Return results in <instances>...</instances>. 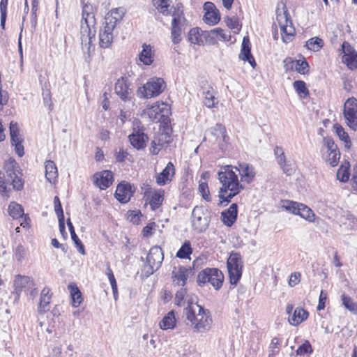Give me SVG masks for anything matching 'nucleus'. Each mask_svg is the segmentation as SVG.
I'll return each mask as SVG.
<instances>
[{
    "mask_svg": "<svg viewBox=\"0 0 357 357\" xmlns=\"http://www.w3.org/2000/svg\"><path fill=\"white\" fill-rule=\"evenodd\" d=\"M237 172L241 174V180L247 183L251 182L255 176L254 168L247 163L240 164L239 168L231 165L222 167L218 173V178L222 184L219 192L220 201H230L243 188L238 182Z\"/></svg>",
    "mask_w": 357,
    "mask_h": 357,
    "instance_id": "nucleus-1",
    "label": "nucleus"
},
{
    "mask_svg": "<svg viewBox=\"0 0 357 357\" xmlns=\"http://www.w3.org/2000/svg\"><path fill=\"white\" fill-rule=\"evenodd\" d=\"M96 24L93 6L90 3H85L82 8V19L80 28V39L82 50L85 61L89 63L91 61L92 54L95 50L93 44L95 40Z\"/></svg>",
    "mask_w": 357,
    "mask_h": 357,
    "instance_id": "nucleus-2",
    "label": "nucleus"
},
{
    "mask_svg": "<svg viewBox=\"0 0 357 357\" xmlns=\"http://www.w3.org/2000/svg\"><path fill=\"white\" fill-rule=\"evenodd\" d=\"M188 305L184 308L185 323L195 333H206L211 328L213 319L208 310L194 303L192 299L187 300Z\"/></svg>",
    "mask_w": 357,
    "mask_h": 357,
    "instance_id": "nucleus-3",
    "label": "nucleus"
},
{
    "mask_svg": "<svg viewBox=\"0 0 357 357\" xmlns=\"http://www.w3.org/2000/svg\"><path fill=\"white\" fill-rule=\"evenodd\" d=\"M276 15L277 22L280 27L282 40L286 43H289L294 36L295 29L290 18L289 11L284 4L282 6L281 10L280 8H278Z\"/></svg>",
    "mask_w": 357,
    "mask_h": 357,
    "instance_id": "nucleus-4",
    "label": "nucleus"
},
{
    "mask_svg": "<svg viewBox=\"0 0 357 357\" xmlns=\"http://www.w3.org/2000/svg\"><path fill=\"white\" fill-rule=\"evenodd\" d=\"M224 281V275L221 271L216 268H206L200 271L197 275V283L202 287L209 283L215 289H220Z\"/></svg>",
    "mask_w": 357,
    "mask_h": 357,
    "instance_id": "nucleus-5",
    "label": "nucleus"
},
{
    "mask_svg": "<svg viewBox=\"0 0 357 357\" xmlns=\"http://www.w3.org/2000/svg\"><path fill=\"white\" fill-rule=\"evenodd\" d=\"M166 84L160 77L151 78L144 86L138 89V93L143 98H151L160 95L165 90Z\"/></svg>",
    "mask_w": 357,
    "mask_h": 357,
    "instance_id": "nucleus-6",
    "label": "nucleus"
},
{
    "mask_svg": "<svg viewBox=\"0 0 357 357\" xmlns=\"http://www.w3.org/2000/svg\"><path fill=\"white\" fill-rule=\"evenodd\" d=\"M227 264L230 282L236 284L242 275L243 262L240 254L231 253Z\"/></svg>",
    "mask_w": 357,
    "mask_h": 357,
    "instance_id": "nucleus-7",
    "label": "nucleus"
},
{
    "mask_svg": "<svg viewBox=\"0 0 357 357\" xmlns=\"http://www.w3.org/2000/svg\"><path fill=\"white\" fill-rule=\"evenodd\" d=\"M343 114L347 124L356 130L357 128V99L356 98L351 97L346 100Z\"/></svg>",
    "mask_w": 357,
    "mask_h": 357,
    "instance_id": "nucleus-8",
    "label": "nucleus"
},
{
    "mask_svg": "<svg viewBox=\"0 0 357 357\" xmlns=\"http://www.w3.org/2000/svg\"><path fill=\"white\" fill-rule=\"evenodd\" d=\"M287 205H282L281 207L285 211L300 215L301 218L312 222L314 220V214L312 209L306 205L300 202H287Z\"/></svg>",
    "mask_w": 357,
    "mask_h": 357,
    "instance_id": "nucleus-9",
    "label": "nucleus"
},
{
    "mask_svg": "<svg viewBox=\"0 0 357 357\" xmlns=\"http://www.w3.org/2000/svg\"><path fill=\"white\" fill-rule=\"evenodd\" d=\"M164 259L163 252L159 246L152 247L147 255L146 262L149 266V274H153L160 266Z\"/></svg>",
    "mask_w": 357,
    "mask_h": 357,
    "instance_id": "nucleus-10",
    "label": "nucleus"
},
{
    "mask_svg": "<svg viewBox=\"0 0 357 357\" xmlns=\"http://www.w3.org/2000/svg\"><path fill=\"white\" fill-rule=\"evenodd\" d=\"M128 79L123 77L115 83V93L122 101H130L132 98V91Z\"/></svg>",
    "mask_w": 357,
    "mask_h": 357,
    "instance_id": "nucleus-11",
    "label": "nucleus"
},
{
    "mask_svg": "<svg viewBox=\"0 0 357 357\" xmlns=\"http://www.w3.org/2000/svg\"><path fill=\"white\" fill-rule=\"evenodd\" d=\"M192 273L190 268L183 266L174 267L172 272V282L174 286L184 287L189 275Z\"/></svg>",
    "mask_w": 357,
    "mask_h": 357,
    "instance_id": "nucleus-12",
    "label": "nucleus"
},
{
    "mask_svg": "<svg viewBox=\"0 0 357 357\" xmlns=\"http://www.w3.org/2000/svg\"><path fill=\"white\" fill-rule=\"evenodd\" d=\"M135 192V186L126 181H121L116 187L115 197L118 201H130Z\"/></svg>",
    "mask_w": 357,
    "mask_h": 357,
    "instance_id": "nucleus-13",
    "label": "nucleus"
},
{
    "mask_svg": "<svg viewBox=\"0 0 357 357\" xmlns=\"http://www.w3.org/2000/svg\"><path fill=\"white\" fill-rule=\"evenodd\" d=\"M93 183L101 190L107 188L114 181L113 173L109 170H104L96 173L93 176Z\"/></svg>",
    "mask_w": 357,
    "mask_h": 357,
    "instance_id": "nucleus-14",
    "label": "nucleus"
},
{
    "mask_svg": "<svg viewBox=\"0 0 357 357\" xmlns=\"http://www.w3.org/2000/svg\"><path fill=\"white\" fill-rule=\"evenodd\" d=\"M116 28L104 23L99 33V45L102 48H108L112 45Z\"/></svg>",
    "mask_w": 357,
    "mask_h": 357,
    "instance_id": "nucleus-15",
    "label": "nucleus"
},
{
    "mask_svg": "<svg viewBox=\"0 0 357 357\" xmlns=\"http://www.w3.org/2000/svg\"><path fill=\"white\" fill-rule=\"evenodd\" d=\"M206 31L198 27L190 29L188 33L189 41L198 45L208 44V33Z\"/></svg>",
    "mask_w": 357,
    "mask_h": 357,
    "instance_id": "nucleus-16",
    "label": "nucleus"
},
{
    "mask_svg": "<svg viewBox=\"0 0 357 357\" xmlns=\"http://www.w3.org/2000/svg\"><path fill=\"white\" fill-rule=\"evenodd\" d=\"M182 15L178 13L173 14V19L172 22V29H171V36L172 40L174 44H178L181 41V21H182Z\"/></svg>",
    "mask_w": 357,
    "mask_h": 357,
    "instance_id": "nucleus-17",
    "label": "nucleus"
},
{
    "mask_svg": "<svg viewBox=\"0 0 357 357\" xmlns=\"http://www.w3.org/2000/svg\"><path fill=\"white\" fill-rule=\"evenodd\" d=\"M125 13L126 10L122 7L114 8L105 15V22L106 24L116 28L117 24L121 22Z\"/></svg>",
    "mask_w": 357,
    "mask_h": 357,
    "instance_id": "nucleus-18",
    "label": "nucleus"
},
{
    "mask_svg": "<svg viewBox=\"0 0 357 357\" xmlns=\"http://www.w3.org/2000/svg\"><path fill=\"white\" fill-rule=\"evenodd\" d=\"M206 32L208 33L209 45L215 44L217 39L220 40H229L230 38L229 32L221 28H215L211 31H207Z\"/></svg>",
    "mask_w": 357,
    "mask_h": 357,
    "instance_id": "nucleus-19",
    "label": "nucleus"
},
{
    "mask_svg": "<svg viewBox=\"0 0 357 357\" xmlns=\"http://www.w3.org/2000/svg\"><path fill=\"white\" fill-rule=\"evenodd\" d=\"M174 167L172 162H169L162 172L156 176V182L160 185H163L171 181L174 174Z\"/></svg>",
    "mask_w": 357,
    "mask_h": 357,
    "instance_id": "nucleus-20",
    "label": "nucleus"
},
{
    "mask_svg": "<svg viewBox=\"0 0 357 357\" xmlns=\"http://www.w3.org/2000/svg\"><path fill=\"white\" fill-rule=\"evenodd\" d=\"M239 58L243 61H248L253 68L256 66L255 59L251 54L250 41L248 38H243Z\"/></svg>",
    "mask_w": 357,
    "mask_h": 357,
    "instance_id": "nucleus-21",
    "label": "nucleus"
},
{
    "mask_svg": "<svg viewBox=\"0 0 357 357\" xmlns=\"http://www.w3.org/2000/svg\"><path fill=\"white\" fill-rule=\"evenodd\" d=\"M129 140L134 148L139 150L146 146V142L148 140V137L143 132L138 130L135 133L133 132L129 135Z\"/></svg>",
    "mask_w": 357,
    "mask_h": 357,
    "instance_id": "nucleus-22",
    "label": "nucleus"
},
{
    "mask_svg": "<svg viewBox=\"0 0 357 357\" xmlns=\"http://www.w3.org/2000/svg\"><path fill=\"white\" fill-rule=\"evenodd\" d=\"M237 213V204L233 203L227 210L222 212L221 218L224 224L231 226L236 220Z\"/></svg>",
    "mask_w": 357,
    "mask_h": 357,
    "instance_id": "nucleus-23",
    "label": "nucleus"
},
{
    "mask_svg": "<svg viewBox=\"0 0 357 357\" xmlns=\"http://www.w3.org/2000/svg\"><path fill=\"white\" fill-rule=\"evenodd\" d=\"M52 294L50 289L45 287L41 291L38 310L40 313H45L50 310L49 305L51 301Z\"/></svg>",
    "mask_w": 357,
    "mask_h": 357,
    "instance_id": "nucleus-24",
    "label": "nucleus"
},
{
    "mask_svg": "<svg viewBox=\"0 0 357 357\" xmlns=\"http://www.w3.org/2000/svg\"><path fill=\"white\" fill-rule=\"evenodd\" d=\"M4 170L6 171L8 176L13 178L15 175H22V169L18 163L13 158H10L5 162Z\"/></svg>",
    "mask_w": 357,
    "mask_h": 357,
    "instance_id": "nucleus-25",
    "label": "nucleus"
},
{
    "mask_svg": "<svg viewBox=\"0 0 357 357\" xmlns=\"http://www.w3.org/2000/svg\"><path fill=\"white\" fill-rule=\"evenodd\" d=\"M45 177L50 183H54L58 178V171L55 163L52 160L45 162Z\"/></svg>",
    "mask_w": 357,
    "mask_h": 357,
    "instance_id": "nucleus-26",
    "label": "nucleus"
},
{
    "mask_svg": "<svg viewBox=\"0 0 357 357\" xmlns=\"http://www.w3.org/2000/svg\"><path fill=\"white\" fill-rule=\"evenodd\" d=\"M309 313L303 308L297 307L294 310V314L289 317V322L291 325L298 326L308 317Z\"/></svg>",
    "mask_w": 357,
    "mask_h": 357,
    "instance_id": "nucleus-27",
    "label": "nucleus"
},
{
    "mask_svg": "<svg viewBox=\"0 0 357 357\" xmlns=\"http://www.w3.org/2000/svg\"><path fill=\"white\" fill-rule=\"evenodd\" d=\"M140 61L144 65H151L153 61V54L150 45L143 44L142 50L139 55Z\"/></svg>",
    "mask_w": 357,
    "mask_h": 357,
    "instance_id": "nucleus-28",
    "label": "nucleus"
},
{
    "mask_svg": "<svg viewBox=\"0 0 357 357\" xmlns=\"http://www.w3.org/2000/svg\"><path fill=\"white\" fill-rule=\"evenodd\" d=\"M145 201H163L164 190L148 188L144 191Z\"/></svg>",
    "mask_w": 357,
    "mask_h": 357,
    "instance_id": "nucleus-29",
    "label": "nucleus"
},
{
    "mask_svg": "<svg viewBox=\"0 0 357 357\" xmlns=\"http://www.w3.org/2000/svg\"><path fill=\"white\" fill-rule=\"evenodd\" d=\"M209 222L208 215H202V217H197L192 218V226L197 232L202 233L208 227Z\"/></svg>",
    "mask_w": 357,
    "mask_h": 357,
    "instance_id": "nucleus-30",
    "label": "nucleus"
},
{
    "mask_svg": "<svg viewBox=\"0 0 357 357\" xmlns=\"http://www.w3.org/2000/svg\"><path fill=\"white\" fill-rule=\"evenodd\" d=\"M176 326L174 311L169 312L160 321V327L162 330L173 329Z\"/></svg>",
    "mask_w": 357,
    "mask_h": 357,
    "instance_id": "nucleus-31",
    "label": "nucleus"
},
{
    "mask_svg": "<svg viewBox=\"0 0 357 357\" xmlns=\"http://www.w3.org/2000/svg\"><path fill=\"white\" fill-rule=\"evenodd\" d=\"M68 287L72 298V305L74 307H77L82 302V293L75 284H70Z\"/></svg>",
    "mask_w": 357,
    "mask_h": 357,
    "instance_id": "nucleus-32",
    "label": "nucleus"
},
{
    "mask_svg": "<svg viewBox=\"0 0 357 357\" xmlns=\"http://www.w3.org/2000/svg\"><path fill=\"white\" fill-rule=\"evenodd\" d=\"M204 104L208 108H211L215 106V92L213 89L209 85L204 89Z\"/></svg>",
    "mask_w": 357,
    "mask_h": 357,
    "instance_id": "nucleus-33",
    "label": "nucleus"
},
{
    "mask_svg": "<svg viewBox=\"0 0 357 357\" xmlns=\"http://www.w3.org/2000/svg\"><path fill=\"white\" fill-rule=\"evenodd\" d=\"M9 129L11 143L24 142V139L20 134L19 125L17 122L11 121L10 123Z\"/></svg>",
    "mask_w": 357,
    "mask_h": 357,
    "instance_id": "nucleus-34",
    "label": "nucleus"
},
{
    "mask_svg": "<svg viewBox=\"0 0 357 357\" xmlns=\"http://www.w3.org/2000/svg\"><path fill=\"white\" fill-rule=\"evenodd\" d=\"M341 301L344 307L353 314H357V302L349 296L343 294L341 296Z\"/></svg>",
    "mask_w": 357,
    "mask_h": 357,
    "instance_id": "nucleus-35",
    "label": "nucleus"
},
{
    "mask_svg": "<svg viewBox=\"0 0 357 357\" xmlns=\"http://www.w3.org/2000/svg\"><path fill=\"white\" fill-rule=\"evenodd\" d=\"M8 213L13 219L22 218L24 215L22 206L17 202H10L8 206Z\"/></svg>",
    "mask_w": 357,
    "mask_h": 357,
    "instance_id": "nucleus-36",
    "label": "nucleus"
},
{
    "mask_svg": "<svg viewBox=\"0 0 357 357\" xmlns=\"http://www.w3.org/2000/svg\"><path fill=\"white\" fill-rule=\"evenodd\" d=\"M293 86L301 98H305L309 95V91L304 81L296 80L293 83Z\"/></svg>",
    "mask_w": 357,
    "mask_h": 357,
    "instance_id": "nucleus-37",
    "label": "nucleus"
},
{
    "mask_svg": "<svg viewBox=\"0 0 357 357\" xmlns=\"http://www.w3.org/2000/svg\"><path fill=\"white\" fill-rule=\"evenodd\" d=\"M324 40L318 37H314L306 42L305 46L308 50L313 52L319 51L324 46Z\"/></svg>",
    "mask_w": 357,
    "mask_h": 357,
    "instance_id": "nucleus-38",
    "label": "nucleus"
},
{
    "mask_svg": "<svg viewBox=\"0 0 357 357\" xmlns=\"http://www.w3.org/2000/svg\"><path fill=\"white\" fill-rule=\"evenodd\" d=\"M334 128L340 139L344 142V146L347 149L350 148L351 142L347 132H346L343 128L340 125L336 124L334 126Z\"/></svg>",
    "mask_w": 357,
    "mask_h": 357,
    "instance_id": "nucleus-39",
    "label": "nucleus"
},
{
    "mask_svg": "<svg viewBox=\"0 0 357 357\" xmlns=\"http://www.w3.org/2000/svg\"><path fill=\"white\" fill-rule=\"evenodd\" d=\"M192 249L189 241H185L176 253V257L181 259L189 258L192 254Z\"/></svg>",
    "mask_w": 357,
    "mask_h": 357,
    "instance_id": "nucleus-40",
    "label": "nucleus"
},
{
    "mask_svg": "<svg viewBox=\"0 0 357 357\" xmlns=\"http://www.w3.org/2000/svg\"><path fill=\"white\" fill-rule=\"evenodd\" d=\"M349 168L350 165L349 162L341 165L337 172V178L339 181L347 182L349 180L350 176Z\"/></svg>",
    "mask_w": 357,
    "mask_h": 357,
    "instance_id": "nucleus-41",
    "label": "nucleus"
},
{
    "mask_svg": "<svg viewBox=\"0 0 357 357\" xmlns=\"http://www.w3.org/2000/svg\"><path fill=\"white\" fill-rule=\"evenodd\" d=\"M142 216L140 210H129L126 214V219L133 225H139Z\"/></svg>",
    "mask_w": 357,
    "mask_h": 357,
    "instance_id": "nucleus-42",
    "label": "nucleus"
},
{
    "mask_svg": "<svg viewBox=\"0 0 357 357\" xmlns=\"http://www.w3.org/2000/svg\"><path fill=\"white\" fill-rule=\"evenodd\" d=\"M154 5L160 13L164 15H168L170 14L169 6L168 3L169 0H153Z\"/></svg>",
    "mask_w": 357,
    "mask_h": 357,
    "instance_id": "nucleus-43",
    "label": "nucleus"
},
{
    "mask_svg": "<svg viewBox=\"0 0 357 357\" xmlns=\"http://www.w3.org/2000/svg\"><path fill=\"white\" fill-rule=\"evenodd\" d=\"M187 289L185 288H181L177 291L175 296V303L178 306H184L185 303V298H187Z\"/></svg>",
    "mask_w": 357,
    "mask_h": 357,
    "instance_id": "nucleus-44",
    "label": "nucleus"
},
{
    "mask_svg": "<svg viewBox=\"0 0 357 357\" xmlns=\"http://www.w3.org/2000/svg\"><path fill=\"white\" fill-rule=\"evenodd\" d=\"M204 21L206 24L215 25L218 24L220 20V16L218 10L211 12L208 15H204Z\"/></svg>",
    "mask_w": 357,
    "mask_h": 357,
    "instance_id": "nucleus-45",
    "label": "nucleus"
},
{
    "mask_svg": "<svg viewBox=\"0 0 357 357\" xmlns=\"http://www.w3.org/2000/svg\"><path fill=\"white\" fill-rule=\"evenodd\" d=\"M167 105L164 103H162L160 105H155L151 107V108L149 109V115L150 116H152L154 113V118L157 120H160V118L164 116L162 113L164 107H165Z\"/></svg>",
    "mask_w": 357,
    "mask_h": 357,
    "instance_id": "nucleus-46",
    "label": "nucleus"
},
{
    "mask_svg": "<svg viewBox=\"0 0 357 357\" xmlns=\"http://www.w3.org/2000/svg\"><path fill=\"white\" fill-rule=\"evenodd\" d=\"M26 256V249L22 244H18L13 251V257L18 261L22 262Z\"/></svg>",
    "mask_w": 357,
    "mask_h": 357,
    "instance_id": "nucleus-47",
    "label": "nucleus"
},
{
    "mask_svg": "<svg viewBox=\"0 0 357 357\" xmlns=\"http://www.w3.org/2000/svg\"><path fill=\"white\" fill-rule=\"evenodd\" d=\"M343 60L350 69L353 70L357 68V54H344Z\"/></svg>",
    "mask_w": 357,
    "mask_h": 357,
    "instance_id": "nucleus-48",
    "label": "nucleus"
},
{
    "mask_svg": "<svg viewBox=\"0 0 357 357\" xmlns=\"http://www.w3.org/2000/svg\"><path fill=\"white\" fill-rule=\"evenodd\" d=\"M25 284L29 286H33V280L29 277L18 276L15 280L16 288H20V289H22L23 287H24Z\"/></svg>",
    "mask_w": 357,
    "mask_h": 357,
    "instance_id": "nucleus-49",
    "label": "nucleus"
},
{
    "mask_svg": "<svg viewBox=\"0 0 357 357\" xmlns=\"http://www.w3.org/2000/svg\"><path fill=\"white\" fill-rule=\"evenodd\" d=\"M294 68L298 73L305 75L308 72L309 65L305 60H296Z\"/></svg>",
    "mask_w": 357,
    "mask_h": 357,
    "instance_id": "nucleus-50",
    "label": "nucleus"
},
{
    "mask_svg": "<svg viewBox=\"0 0 357 357\" xmlns=\"http://www.w3.org/2000/svg\"><path fill=\"white\" fill-rule=\"evenodd\" d=\"M312 352V348L309 342V341L306 340L305 342L301 344L298 349L296 350V354L299 356H304L305 354H310Z\"/></svg>",
    "mask_w": 357,
    "mask_h": 357,
    "instance_id": "nucleus-51",
    "label": "nucleus"
},
{
    "mask_svg": "<svg viewBox=\"0 0 357 357\" xmlns=\"http://www.w3.org/2000/svg\"><path fill=\"white\" fill-rule=\"evenodd\" d=\"M225 128L222 124H216L213 128H211V133L217 135V137H222L223 140L225 139Z\"/></svg>",
    "mask_w": 357,
    "mask_h": 357,
    "instance_id": "nucleus-52",
    "label": "nucleus"
},
{
    "mask_svg": "<svg viewBox=\"0 0 357 357\" xmlns=\"http://www.w3.org/2000/svg\"><path fill=\"white\" fill-rule=\"evenodd\" d=\"M198 192L202 195V198L205 200H208L209 199V190L208 184L205 182H201L198 187Z\"/></svg>",
    "mask_w": 357,
    "mask_h": 357,
    "instance_id": "nucleus-53",
    "label": "nucleus"
},
{
    "mask_svg": "<svg viewBox=\"0 0 357 357\" xmlns=\"http://www.w3.org/2000/svg\"><path fill=\"white\" fill-rule=\"evenodd\" d=\"M163 146L164 144L160 142V139H155L151 142L150 151L152 154L157 155Z\"/></svg>",
    "mask_w": 357,
    "mask_h": 357,
    "instance_id": "nucleus-54",
    "label": "nucleus"
},
{
    "mask_svg": "<svg viewBox=\"0 0 357 357\" xmlns=\"http://www.w3.org/2000/svg\"><path fill=\"white\" fill-rule=\"evenodd\" d=\"M22 175L13 176L12 179V185L14 189L16 190H21L24 186V181L22 180Z\"/></svg>",
    "mask_w": 357,
    "mask_h": 357,
    "instance_id": "nucleus-55",
    "label": "nucleus"
},
{
    "mask_svg": "<svg viewBox=\"0 0 357 357\" xmlns=\"http://www.w3.org/2000/svg\"><path fill=\"white\" fill-rule=\"evenodd\" d=\"M340 158V153L339 152L328 153V162L332 167L337 165Z\"/></svg>",
    "mask_w": 357,
    "mask_h": 357,
    "instance_id": "nucleus-56",
    "label": "nucleus"
},
{
    "mask_svg": "<svg viewBox=\"0 0 357 357\" xmlns=\"http://www.w3.org/2000/svg\"><path fill=\"white\" fill-rule=\"evenodd\" d=\"M344 225L347 226V228L351 231H357V218L356 217H350L347 218Z\"/></svg>",
    "mask_w": 357,
    "mask_h": 357,
    "instance_id": "nucleus-57",
    "label": "nucleus"
},
{
    "mask_svg": "<svg viewBox=\"0 0 357 357\" xmlns=\"http://www.w3.org/2000/svg\"><path fill=\"white\" fill-rule=\"evenodd\" d=\"M327 299V293L321 290L319 295V303L317 307L318 311L322 310L325 308L326 301Z\"/></svg>",
    "mask_w": 357,
    "mask_h": 357,
    "instance_id": "nucleus-58",
    "label": "nucleus"
},
{
    "mask_svg": "<svg viewBox=\"0 0 357 357\" xmlns=\"http://www.w3.org/2000/svg\"><path fill=\"white\" fill-rule=\"evenodd\" d=\"M155 227L156 225L155 222H151L147 225L146 227L143 228V235L146 237L151 236L153 234V231L155 230Z\"/></svg>",
    "mask_w": 357,
    "mask_h": 357,
    "instance_id": "nucleus-59",
    "label": "nucleus"
},
{
    "mask_svg": "<svg viewBox=\"0 0 357 357\" xmlns=\"http://www.w3.org/2000/svg\"><path fill=\"white\" fill-rule=\"evenodd\" d=\"M67 224H68L69 231L71 234L72 240L74 241L75 245H78V243H80V240L79 239L78 236L76 235L75 229H74V227H73V224L71 223L70 219L68 220Z\"/></svg>",
    "mask_w": 357,
    "mask_h": 357,
    "instance_id": "nucleus-60",
    "label": "nucleus"
},
{
    "mask_svg": "<svg viewBox=\"0 0 357 357\" xmlns=\"http://www.w3.org/2000/svg\"><path fill=\"white\" fill-rule=\"evenodd\" d=\"M301 274L299 273H294L290 275L289 284L291 287L296 286L300 282Z\"/></svg>",
    "mask_w": 357,
    "mask_h": 357,
    "instance_id": "nucleus-61",
    "label": "nucleus"
},
{
    "mask_svg": "<svg viewBox=\"0 0 357 357\" xmlns=\"http://www.w3.org/2000/svg\"><path fill=\"white\" fill-rule=\"evenodd\" d=\"M23 142H17L11 143L15 146V152L20 157H22L24 154V146L22 145Z\"/></svg>",
    "mask_w": 357,
    "mask_h": 357,
    "instance_id": "nucleus-62",
    "label": "nucleus"
},
{
    "mask_svg": "<svg viewBox=\"0 0 357 357\" xmlns=\"http://www.w3.org/2000/svg\"><path fill=\"white\" fill-rule=\"evenodd\" d=\"M128 155L126 151L120 149L119 151L116 153V159L119 162H123L126 158L130 160V158H128Z\"/></svg>",
    "mask_w": 357,
    "mask_h": 357,
    "instance_id": "nucleus-63",
    "label": "nucleus"
},
{
    "mask_svg": "<svg viewBox=\"0 0 357 357\" xmlns=\"http://www.w3.org/2000/svg\"><path fill=\"white\" fill-rule=\"evenodd\" d=\"M202 215H207L204 212V207L203 206H196L192 211V218H197V217H202Z\"/></svg>",
    "mask_w": 357,
    "mask_h": 357,
    "instance_id": "nucleus-64",
    "label": "nucleus"
}]
</instances>
